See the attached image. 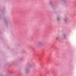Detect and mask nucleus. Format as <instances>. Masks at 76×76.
Segmentation results:
<instances>
[{
	"instance_id": "obj_1",
	"label": "nucleus",
	"mask_w": 76,
	"mask_h": 76,
	"mask_svg": "<svg viewBox=\"0 0 76 76\" xmlns=\"http://www.w3.org/2000/svg\"><path fill=\"white\" fill-rule=\"evenodd\" d=\"M37 45L39 47L42 46L43 45V43L42 42H39L37 43Z\"/></svg>"
},
{
	"instance_id": "obj_2",
	"label": "nucleus",
	"mask_w": 76,
	"mask_h": 76,
	"mask_svg": "<svg viewBox=\"0 0 76 76\" xmlns=\"http://www.w3.org/2000/svg\"><path fill=\"white\" fill-rule=\"evenodd\" d=\"M56 39H58V38L57 37H56Z\"/></svg>"
},
{
	"instance_id": "obj_3",
	"label": "nucleus",
	"mask_w": 76,
	"mask_h": 76,
	"mask_svg": "<svg viewBox=\"0 0 76 76\" xmlns=\"http://www.w3.org/2000/svg\"><path fill=\"white\" fill-rule=\"evenodd\" d=\"M58 19H59L58 18Z\"/></svg>"
}]
</instances>
